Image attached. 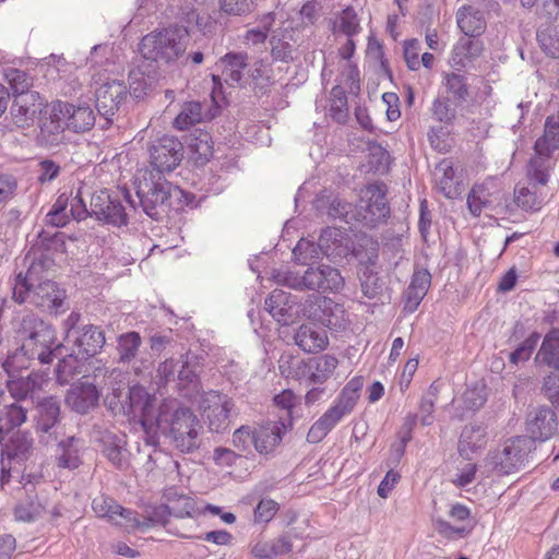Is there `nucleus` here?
Returning a JSON list of instances; mask_svg holds the SVG:
<instances>
[{
  "label": "nucleus",
  "instance_id": "nucleus-1",
  "mask_svg": "<svg viewBox=\"0 0 559 559\" xmlns=\"http://www.w3.org/2000/svg\"><path fill=\"white\" fill-rule=\"evenodd\" d=\"M129 400L132 412L140 415L147 444L157 445L159 435H163L181 453H192L199 449V431L202 425L189 407L180 406L177 400H165L156 408L155 397L142 386L131 388Z\"/></svg>",
  "mask_w": 559,
  "mask_h": 559
},
{
  "label": "nucleus",
  "instance_id": "nucleus-2",
  "mask_svg": "<svg viewBox=\"0 0 559 559\" xmlns=\"http://www.w3.org/2000/svg\"><path fill=\"white\" fill-rule=\"evenodd\" d=\"M14 333L22 354L27 359H37L41 365L51 364L63 347L57 340L53 326L33 312L15 321Z\"/></svg>",
  "mask_w": 559,
  "mask_h": 559
},
{
  "label": "nucleus",
  "instance_id": "nucleus-3",
  "mask_svg": "<svg viewBox=\"0 0 559 559\" xmlns=\"http://www.w3.org/2000/svg\"><path fill=\"white\" fill-rule=\"evenodd\" d=\"M364 386V377H353L341 390L333 404L312 424L307 441L319 443L346 416L355 409Z\"/></svg>",
  "mask_w": 559,
  "mask_h": 559
},
{
  "label": "nucleus",
  "instance_id": "nucleus-4",
  "mask_svg": "<svg viewBox=\"0 0 559 559\" xmlns=\"http://www.w3.org/2000/svg\"><path fill=\"white\" fill-rule=\"evenodd\" d=\"M187 44V29L170 25L143 36L139 44V51L147 61L170 64L185 53Z\"/></svg>",
  "mask_w": 559,
  "mask_h": 559
},
{
  "label": "nucleus",
  "instance_id": "nucleus-5",
  "mask_svg": "<svg viewBox=\"0 0 559 559\" xmlns=\"http://www.w3.org/2000/svg\"><path fill=\"white\" fill-rule=\"evenodd\" d=\"M173 194H182V189L166 180L158 171H144L136 183V195L143 212L158 221L168 207Z\"/></svg>",
  "mask_w": 559,
  "mask_h": 559
},
{
  "label": "nucleus",
  "instance_id": "nucleus-6",
  "mask_svg": "<svg viewBox=\"0 0 559 559\" xmlns=\"http://www.w3.org/2000/svg\"><path fill=\"white\" fill-rule=\"evenodd\" d=\"M534 449L531 438L518 436L508 440L502 449L490 452L487 460L495 472L509 475L524 467Z\"/></svg>",
  "mask_w": 559,
  "mask_h": 559
},
{
  "label": "nucleus",
  "instance_id": "nucleus-7",
  "mask_svg": "<svg viewBox=\"0 0 559 559\" xmlns=\"http://www.w3.org/2000/svg\"><path fill=\"white\" fill-rule=\"evenodd\" d=\"M35 432L44 445H52L62 435L61 403L57 396H46L36 404Z\"/></svg>",
  "mask_w": 559,
  "mask_h": 559
},
{
  "label": "nucleus",
  "instance_id": "nucleus-8",
  "mask_svg": "<svg viewBox=\"0 0 559 559\" xmlns=\"http://www.w3.org/2000/svg\"><path fill=\"white\" fill-rule=\"evenodd\" d=\"M64 112H69L62 100L47 104L38 119V133L35 138L37 146L52 148L63 140V132L67 129Z\"/></svg>",
  "mask_w": 559,
  "mask_h": 559
},
{
  "label": "nucleus",
  "instance_id": "nucleus-9",
  "mask_svg": "<svg viewBox=\"0 0 559 559\" xmlns=\"http://www.w3.org/2000/svg\"><path fill=\"white\" fill-rule=\"evenodd\" d=\"M366 195L368 200L355 206L353 218L362 226L373 228L390 215V206L385 198L386 187L382 182L368 185Z\"/></svg>",
  "mask_w": 559,
  "mask_h": 559
},
{
  "label": "nucleus",
  "instance_id": "nucleus-10",
  "mask_svg": "<svg viewBox=\"0 0 559 559\" xmlns=\"http://www.w3.org/2000/svg\"><path fill=\"white\" fill-rule=\"evenodd\" d=\"M92 217L104 225L127 226L129 217L123 201L118 192L100 190L91 198Z\"/></svg>",
  "mask_w": 559,
  "mask_h": 559
},
{
  "label": "nucleus",
  "instance_id": "nucleus-11",
  "mask_svg": "<svg viewBox=\"0 0 559 559\" xmlns=\"http://www.w3.org/2000/svg\"><path fill=\"white\" fill-rule=\"evenodd\" d=\"M127 97V86L118 80L106 82L97 88L95 107L99 117L98 124L102 129H108L114 123V119Z\"/></svg>",
  "mask_w": 559,
  "mask_h": 559
},
{
  "label": "nucleus",
  "instance_id": "nucleus-12",
  "mask_svg": "<svg viewBox=\"0 0 559 559\" xmlns=\"http://www.w3.org/2000/svg\"><path fill=\"white\" fill-rule=\"evenodd\" d=\"M337 365L338 360L335 356L325 354L298 361L290 374L307 386L324 384L332 377Z\"/></svg>",
  "mask_w": 559,
  "mask_h": 559
},
{
  "label": "nucleus",
  "instance_id": "nucleus-13",
  "mask_svg": "<svg viewBox=\"0 0 559 559\" xmlns=\"http://www.w3.org/2000/svg\"><path fill=\"white\" fill-rule=\"evenodd\" d=\"M183 158V145L173 135H164L155 140L150 147V162L153 167L150 171H173Z\"/></svg>",
  "mask_w": 559,
  "mask_h": 559
},
{
  "label": "nucleus",
  "instance_id": "nucleus-14",
  "mask_svg": "<svg viewBox=\"0 0 559 559\" xmlns=\"http://www.w3.org/2000/svg\"><path fill=\"white\" fill-rule=\"evenodd\" d=\"M46 105L38 92L15 95L9 112L12 123L21 129L32 127Z\"/></svg>",
  "mask_w": 559,
  "mask_h": 559
},
{
  "label": "nucleus",
  "instance_id": "nucleus-15",
  "mask_svg": "<svg viewBox=\"0 0 559 559\" xmlns=\"http://www.w3.org/2000/svg\"><path fill=\"white\" fill-rule=\"evenodd\" d=\"M72 350L76 359L86 360L103 349L106 338L105 331L99 325L82 324L79 332L71 333Z\"/></svg>",
  "mask_w": 559,
  "mask_h": 559
},
{
  "label": "nucleus",
  "instance_id": "nucleus-16",
  "mask_svg": "<svg viewBox=\"0 0 559 559\" xmlns=\"http://www.w3.org/2000/svg\"><path fill=\"white\" fill-rule=\"evenodd\" d=\"M207 405L204 407V415L207 420L209 429L212 432L222 433L230 425V412L234 402L227 395L219 392H210L203 400Z\"/></svg>",
  "mask_w": 559,
  "mask_h": 559
},
{
  "label": "nucleus",
  "instance_id": "nucleus-17",
  "mask_svg": "<svg viewBox=\"0 0 559 559\" xmlns=\"http://www.w3.org/2000/svg\"><path fill=\"white\" fill-rule=\"evenodd\" d=\"M307 290L318 293H338L345 284L338 269L329 264L309 266L306 270Z\"/></svg>",
  "mask_w": 559,
  "mask_h": 559
},
{
  "label": "nucleus",
  "instance_id": "nucleus-18",
  "mask_svg": "<svg viewBox=\"0 0 559 559\" xmlns=\"http://www.w3.org/2000/svg\"><path fill=\"white\" fill-rule=\"evenodd\" d=\"M67 294L56 282L46 280L38 283L31 295V304L49 313L63 311Z\"/></svg>",
  "mask_w": 559,
  "mask_h": 559
},
{
  "label": "nucleus",
  "instance_id": "nucleus-19",
  "mask_svg": "<svg viewBox=\"0 0 559 559\" xmlns=\"http://www.w3.org/2000/svg\"><path fill=\"white\" fill-rule=\"evenodd\" d=\"M558 420L556 413L549 406H540L530 413L527 419V437L535 441L545 442L557 431Z\"/></svg>",
  "mask_w": 559,
  "mask_h": 559
},
{
  "label": "nucleus",
  "instance_id": "nucleus-20",
  "mask_svg": "<svg viewBox=\"0 0 559 559\" xmlns=\"http://www.w3.org/2000/svg\"><path fill=\"white\" fill-rule=\"evenodd\" d=\"M100 393L90 382L73 383L66 394V404L75 413L85 415L98 405Z\"/></svg>",
  "mask_w": 559,
  "mask_h": 559
},
{
  "label": "nucleus",
  "instance_id": "nucleus-21",
  "mask_svg": "<svg viewBox=\"0 0 559 559\" xmlns=\"http://www.w3.org/2000/svg\"><path fill=\"white\" fill-rule=\"evenodd\" d=\"M288 429L290 428L283 419L254 428L252 430L254 449L260 454L272 452L282 442L283 435Z\"/></svg>",
  "mask_w": 559,
  "mask_h": 559
},
{
  "label": "nucleus",
  "instance_id": "nucleus-22",
  "mask_svg": "<svg viewBox=\"0 0 559 559\" xmlns=\"http://www.w3.org/2000/svg\"><path fill=\"white\" fill-rule=\"evenodd\" d=\"M500 191H490L488 185H475L467 195V209L474 217L480 216L485 211H495L500 203Z\"/></svg>",
  "mask_w": 559,
  "mask_h": 559
},
{
  "label": "nucleus",
  "instance_id": "nucleus-23",
  "mask_svg": "<svg viewBox=\"0 0 559 559\" xmlns=\"http://www.w3.org/2000/svg\"><path fill=\"white\" fill-rule=\"evenodd\" d=\"M311 316L330 329L345 328V311L342 305L328 297H317Z\"/></svg>",
  "mask_w": 559,
  "mask_h": 559
},
{
  "label": "nucleus",
  "instance_id": "nucleus-24",
  "mask_svg": "<svg viewBox=\"0 0 559 559\" xmlns=\"http://www.w3.org/2000/svg\"><path fill=\"white\" fill-rule=\"evenodd\" d=\"M296 345L305 353H319L329 344L326 332L311 323L301 324L295 335Z\"/></svg>",
  "mask_w": 559,
  "mask_h": 559
},
{
  "label": "nucleus",
  "instance_id": "nucleus-25",
  "mask_svg": "<svg viewBox=\"0 0 559 559\" xmlns=\"http://www.w3.org/2000/svg\"><path fill=\"white\" fill-rule=\"evenodd\" d=\"M296 305V297L283 289H274L265 298V310L280 323L287 324L292 317L293 307Z\"/></svg>",
  "mask_w": 559,
  "mask_h": 559
},
{
  "label": "nucleus",
  "instance_id": "nucleus-26",
  "mask_svg": "<svg viewBox=\"0 0 559 559\" xmlns=\"http://www.w3.org/2000/svg\"><path fill=\"white\" fill-rule=\"evenodd\" d=\"M534 153L552 156L559 150V111L545 119L544 133L534 143Z\"/></svg>",
  "mask_w": 559,
  "mask_h": 559
},
{
  "label": "nucleus",
  "instance_id": "nucleus-27",
  "mask_svg": "<svg viewBox=\"0 0 559 559\" xmlns=\"http://www.w3.org/2000/svg\"><path fill=\"white\" fill-rule=\"evenodd\" d=\"M483 52V43L475 37L461 38L453 47L451 66L456 69L468 68Z\"/></svg>",
  "mask_w": 559,
  "mask_h": 559
},
{
  "label": "nucleus",
  "instance_id": "nucleus-28",
  "mask_svg": "<svg viewBox=\"0 0 559 559\" xmlns=\"http://www.w3.org/2000/svg\"><path fill=\"white\" fill-rule=\"evenodd\" d=\"M102 443L103 454L116 468L126 471L130 466L124 436L107 433L102 438Z\"/></svg>",
  "mask_w": 559,
  "mask_h": 559
},
{
  "label": "nucleus",
  "instance_id": "nucleus-29",
  "mask_svg": "<svg viewBox=\"0 0 559 559\" xmlns=\"http://www.w3.org/2000/svg\"><path fill=\"white\" fill-rule=\"evenodd\" d=\"M217 66L222 69L226 84L235 86L240 83L242 71L248 66V55L246 52H227L219 59Z\"/></svg>",
  "mask_w": 559,
  "mask_h": 559
},
{
  "label": "nucleus",
  "instance_id": "nucleus-30",
  "mask_svg": "<svg viewBox=\"0 0 559 559\" xmlns=\"http://www.w3.org/2000/svg\"><path fill=\"white\" fill-rule=\"evenodd\" d=\"M69 109L64 112V121L68 130L75 133L88 131L96 123V116L90 106H74L63 102Z\"/></svg>",
  "mask_w": 559,
  "mask_h": 559
},
{
  "label": "nucleus",
  "instance_id": "nucleus-31",
  "mask_svg": "<svg viewBox=\"0 0 559 559\" xmlns=\"http://www.w3.org/2000/svg\"><path fill=\"white\" fill-rule=\"evenodd\" d=\"M456 23L468 37H476L486 28L484 13L473 5H463L457 10Z\"/></svg>",
  "mask_w": 559,
  "mask_h": 559
},
{
  "label": "nucleus",
  "instance_id": "nucleus-32",
  "mask_svg": "<svg viewBox=\"0 0 559 559\" xmlns=\"http://www.w3.org/2000/svg\"><path fill=\"white\" fill-rule=\"evenodd\" d=\"M56 459L59 467L75 469L82 464L80 456L81 439L74 436L58 439Z\"/></svg>",
  "mask_w": 559,
  "mask_h": 559
},
{
  "label": "nucleus",
  "instance_id": "nucleus-33",
  "mask_svg": "<svg viewBox=\"0 0 559 559\" xmlns=\"http://www.w3.org/2000/svg\"><path fill=\"white\" fill-rule=\"evenodd\" d=\"M486 428L481 425H466L459 439L460 455L471 459V454L481 449L486 443Z\"/></svg>",
  "mask_w": 559,
  "mask_h": 559
},
{
  "label": "nucleus",
  "instance_id": "nucleus-34",
  "mask_svg": "<svg viewBox=\"0 0 559 559\" xmlns=\"http://www.w3.org/2000/svg\"><path fill=\"white\" fill-rule=\"evenodd\" d=\"M187 145L191 158L197 165H205L213 156L212 138L207 132L199 129L194 130V132L189 135Z\"/></svg>",
  "mask_w": 559,
  "mask_h": 559
},
{
  "label": "nucleus",
  "instance_id": "nucleus-35",
  "mask_svg": "<svg viewBox=\"0 0 559 559\" xmlns=\"http://www.w3.org/2000/svg\"><path fill=\"white\" fill-rule=\"evenodd\" d=\"M535 360L559 371V329L552 328L543 338Z\"/></svg>",
  "mask_w": 559,
  "mask_h": 559
},
{
  "label": "nucleus",
  "instance_id": "nucleus-36",
  "mask_svg": "<svg viewBox=\"0 0 559 559\" xmlns=\"http://www.w3.org/2000/svg\"><path fill=\"white\" fill-rule=\"evenodd\" d=\"M67 235L62 231H50L41 228L36 236L33 245L34 249L39 253L56 254L63 253L67 250Z\"/></svg>",
  "mask_w": 559,
  "mask_h": 559
},
{
  "label": "nucleus",
  "instance_id": "nucleus-37",
  "mask_svg": "<svg viewBox=\"0 0 559 559\" xmlns=\"http://www.w3.org/2000/svg\"><path fill=\"white\" fill-rule=\"evenodd\" d=\"M156 70L146 71L145 66H139L129 72L130 95L134 98L144 97L156 82Z\"/></svg>",
  "mask_w": 559,
  "mask_h": 559
},
{
  "label": "nucleus",
  "instance_id": "nucleus-38",
  "mask_svg": "<svg viewBox=\"0 0 559 559\" xmlns=\"http://www.w3.org/2000/svg\"><path fill=\"white\" fill-rule=\"evenodd\" d=\"M45 508L39 501L36 493H27L24 499H21L14 507V519L17 522L32 523L38 520Z\"/></svg>",
  "mask_w": 559,
  "mask_h": 559
},
{
  "label": "nucleus",
  "instance_id": "nucleus-39",
  "mask_svg": "<svg viewBox=\"0 0 559 559\" xmlns=\"http://www.w3.org/2000/svg\"><path fill=\"white\" fill-rule=\"evenodd\" d=\"M141 345L142 337L139 332L129 331L120 334L117 338L118 361L130 364L136 358Z\"/></svg>",
  "mask_w": 559,
  "mask_h": 559
},
{
  "label": "nucleus",
  "instance_id": "nucleus-40",
  "mask_svg": "<svg viewBox=\"0 0 559 559\" xmlns=\"http://www.w3.org/2000/svg\"><path fill=\"white\" fill-rule=\"evenodd\" d=\"M27 411L13 402L0 407V435H8L26 421Z\"/></svg>",
  "mask_w": 559,
  "mask_h": 559
},
{
  "label": "nucleus",
  "instance_id": "nucleus-41",
  "mask_svg": "<svg viewBox=\"0 0 559 559\" xmlns=\"http://www.w3.org/2000/svg\"><path fill=\"white\" fill-rule=\"evenodd\" d=\"M456 106L449 96L438 95L431 104L430 112L436 121L449 127L456 119Z\"/></svg>",
  "mask_w": 559,
  "mask_h": 559
},
{
  "label": "nucleus",
  "instance_id": "nucleus-42",
  "mask_svg": "<svg viewBox=\"0 0 559 559\" xmlns=\"http://www.w3.org/2000/svg\"><path fill=\"white\" fill-rule=\"evenodd\" d=\"M361 293L368 299H374L382 295L384 281L373 269L367 266L359 272Z\"/></svg>",
  "mask_w": 559,
  "mask_h": 559
},
{
  "label": "nucleus",
  "instance_id": "nucleus-43",
  "mask_svg": "<svg viewBox=\"0 0 559 559\" xmlns=\"http://www.w3.org/2000/svg\"><path fill=\"white\" fill-rule=\"evenodd\" d=\"M444 86L447 92L452 96L455 105H462L466 103L469 97V86L467 79L463 74L455 72L447 73L444 75Z\"/></svg>",
  "mask_w": 559,
  "mask_h": 559
},
{
  "label": "nucleus",
  "instance_id": "nucleus-44",
  "mask_svg": "<svg viewBox=\"0 0 559 559\" xmlns=\"http://www.w3.org/2000/svg\"><path fill=\"white\" fill-rule=\"evenodd\" d=\"M171 516V509L168 504L150 506L145 509V514L141 520L142 532H146L154 526H166Z\"/></svg>",
  "mask_w": 559,
  "mask_h": 559
},
{
  "label": "nucleus",
  "instance_id": "nucleus-45",
  "mask_svg": "<svg viewBox=\"0 0 559 559\" xmlns=\"http://www.w3.org/2000/svg\"><path fill=\"white\" fill-rule=\"evenodd\" d=\"M552 156H540L534 154L528 163V176L532 181L545 186L549 180V171L552 168L554 162L550 160Z\"/></svg>",
  "mask_w": 559,
  "mask_h": 559
},
{
  "label": "nucleus",
  "instance_id": "nucleus-46",
  "mask_svg": "<svg viewBox=\"0 0 559 559\" xmlns=\"http://www.w3.org/2000/svg\"><path fill=\"white\" fill-rule=\"evenodd\" d=\"M202 120V106L199 102H188L174 120V127L178 130L189 129Z\"/></svg>",
  "mask_w": 559,
  "mask_h": 559
},
{
  "label": "nucleus",
  "instance_id": "nucleus-47",
  "mask_svg": "<svg viewBox=\"0 0 559 559\" xmlns=\"http://www.w3.org/2000/svg\"><path fill=\"white\" fill-rule=\"evenodd\" d=\"M540 340V333L532 332L516 348L509 354V362L513 366L526 362L530 360L533 352L535 350Z\"/></svg>",
  "mask_w": 559,
  "mask_h": 559
},
{
  "label": "nucleus",
  "instance_id": "nucleus-48",
  "mask_svg": "<svg viewBox=\"0 0 559 559\" xmlns=\"http://www.w3.org/2000/svg\"><path fill=\"white\" fill-rule=\"evenodd\" d=\"M3 75L14 95L32 92L29 87L33 85V78L26 71L16 68H8L4 70Z\"/></svg>",
  "mask_w": 559,
  "mask_h": 559
},
{
  "label": "nucleus",
  "instance_id": "nucleus-49",
  "mask_svg": "<svg viewBox=\"0 0 559 559\" xmlns=\"http://www.w3.org/2000/svg\"><path fill=\"white\" fill-rule=\"evenodd\" d=\"M294 261L301 265H309L313 260L319 259L322 254L318 242H313L301 238L293 251Z\"/></svg>",
  "mask_w": 559,
  "mask_h": 559
},
{
  "label": "nucleus",
  "instance_id": "nucleus-50",
  "mask_svg": "<svg viewBox=\"0 0 559 559\" xmlns=\"http://www.w3.org/2000/svg\"><path fill=\"white\" fill-rule=\"evenodd\" d=\"M110 523L128 532L141 531V519L136 511L118 506L115 515H110Z\"/></svg>",
  "mask_w": 559,
  "mask_h": 559
},
{
  "label": "nucleus",
  "instance_id": "nucleus-51",
  "mask_svg": "<svg viewBox=\"0 0 559 559\" xmlns=\"http://www.w3.org/2000/svg\"><path fill=\"white\" fill-rule=\"evenodd\" d=\"M270 72V67L265 64L263 60H258L253 63L250 69V78L255 93L265 95L269 92L270 86L273 83Z\"/></svg>",
  "mask_w": 559,
  "mask_h": 559
},
{
  "label": "nucleus",
  "instance_id": "nucleus-52",
  "mask_svg": "<svg viewBox=\"0 0 559 559\" xmlns=\"http://www.w3.org/2000/svg\"><path fill=\"white\" fill-rule=\"evenodd\" d=\"M343 241V233L336 227H326L322 229L318 245L322 255L331 257L336 253V249L341 247Z\"/></svg>",
  "mask_w": 559,
  "mask_h": 559
},
{
  "label": "nucleus",
  "instance_id": "nucleus-53",
  "mask_svg": "<svg viewBox=\"0 0 559 559\" xmlns=\"http://www.w3.org/2000/svg\"><path fill=\"white\" fill-rule=\"evenodd\" d=\"M354 255L364 267H373L379 258V243L371 238L365 239L354 248Z\"/></svg>",
  "mask_w": 559,
  "mask_h": 559
},
{
  "label": "nucleus",
  "instance_id": "nucleus-54",
  "mask_svg": "<svg viewBox=\"0 0 559 559\" xmlns=\"http://www.w3.org/2000/svg\"><path fill=\"white\" fill-rule=\"evenodd\" d=\"M540 49L551 58H559V36L555 28L547 26L536 32Z\"/></svg>",
  "mask_w": 559,
  "mask_h": 559
},
{
  "label": "nucleus",
  "instance_id": "nucleus-55",
  "mask_svg": "<svg viewBox=\"0 0 559 559\" xmlns=\"http://www.w3.org/2000/svg\"><path fill=\"white\" fill-rule=\"evenodd\" d=\"M273 400L277 407L286 411V417H281L280 419L285 420L286 425L289 428H293L294 409L298 404H300V397L297 396L292 390L286 389L276 394Z\"/></svg>",
  "mask_w": 559,
  "mask_h": 559
},
{
  "label": "nucleus",
  "instance_id": "nucleus-56",
  "mask_svg": "<svg viewBox=\"0 0 559 559\" xmlns=\"http://www.w3.org/2000/svg\"><path fill=\"white\" fill-rule=\"evenodd\" d=\"M514 202L524 211H539L544 204V199L538 197L536 191L527 187L515 188Z\"/></svg>",
  "mask_w": 559,
  "mask_h": 559
},
{
  "label": "nucleus",
  "instance_id": "nucleus-57",
  "mask_svg": "<svg viewBox=\"0 0 559 559\" xmlns=\"http://www.w3.org/2000/svg\"><path fill=\"white\" fill-rule=\"evenodd\" d=\"M271 56L274 61L292 62L296 51L294 45L286 37L272 36L270 39Z\"/></svg>",
  "mask_w": 559,
  "mask_h": 559
},
{
  "label": "nucleus",
  "instance_id": "nucleus-58",
  "mask_svg": "<svg viewBox=\"0 0 559 559\" xmlns=\"http://www.w3.org/2000/svg\"><path fill=\"white\" fill-rule=\"evenodd\" d=\"M34 280L33 276H31L27 273L20 272L15 276V283L13 286V299L17 304H23L25 301H28L31 304V295H33L34 284L32 281Z\"/></svg>",
  "mask_w": 559,
  "mask_h": 559
},
{
  "label": "nucleus",
  "instance_id": "nucleus-59",
  "mask_svg": "<svg viewBox=\"0 0 559 559\" xmlns=\"http://www.w3.org/2000/svg\"><path fill=\"white\" fill-rule=\"evenodd\" d=\"M280 510V503L271 498H262L253 510L255 524L270 523Z\"/></svg>",
  "mask_w": 559,
  "mask_h": 559
},
{
  "label": "nucleus",
  "instance_id": "nucleus-60",
  "mask_svg": "<svg viewBox=\"0 0 559 559\" xmlns=\"http://www.w3.org/2000/svg\"><path fill=\"white\" fill-rule=\"evenodd\" d=\"M38 385L36 377L32 374L9 382L8 388L15 402L26 399Z\"/></svg>",
  "mask_w": 559,
  "mask_h": 559
},
{
  "label": "nucleus",
  "instance_id": "nucleus-61",
  "mask_svg": "<svg viewBox=\"0 0 559 559\" xmlns=\"http://www.w3.org/2000/svg\"><path fill=\"white\" fill-rule=\"evenodd\" d=\"M443 175L441 179L439 180V187L441 192L444 197L448 199H454L460 193L457 182L454 180V169L450 163H441L439 166Z\"/></svg>",
  "mask_w": 559,
  "mask_h": 559
},
{
  "label": "nucleus",
  "instance_id": "nucleus-62",
  "mask_svg": "<svg viewBox=\"0 0 559 559\" xmlns=\"http://www.w3.org/2000/svg\"><path fill=\"white\" fill-rule=\"evenodd\" d=\"M338 29L347 37H353L360 32L359 20L353 7L345 8L340 14Z\"/></svg>",
  "mask_w": 559,
  "mask_h": 559
},
{
  "label": "nucleus",
  "instance_id": "nucleus-63",
  "mask_svg": "<svg viewBox=\"0 0 559 559\" xmlns=\"http://www.w3.org/2000/svg\"><path fill=\"white\" fill-rule=\"evenodd\" d=\"M275 281L295 290H307L306 272L300 275L293 271H276L273 275Z\"/></svg>",
  "mask_w": 559,
  "mask_h": 559
},
{
  "label": "nucleus",
  "instance_id": "nucleus-64",
  "mask_svg": "<svg viewBox=\"0 0 559 559\" xmlns=\"http://www.w3.org/2000/svg\"><path fill=\"white\" fill-rule=\"evenodd\" d=\"M70 195L71 202L69 203L70 206V216L72 219L76 222H82L86 219L87 217H92V207L90 206V210L86 206L85 201L82 198L81 188L76 190L75 194L71 191L68 193Z\"/></svg>",
  "mask_w": 559,
  "mask_h": 559
}]
</instances>
